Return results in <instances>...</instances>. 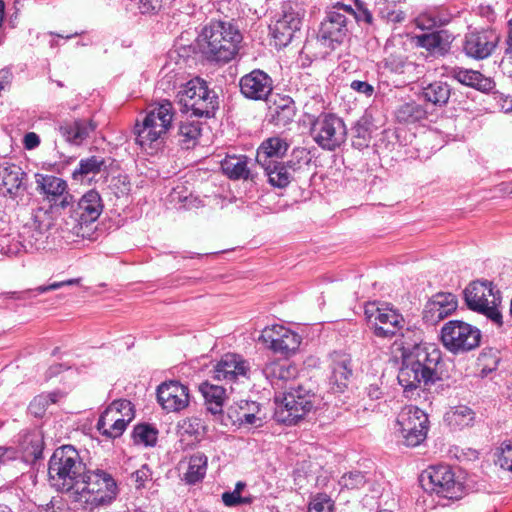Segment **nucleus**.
I'll list each match as a JSON object with an SVG mask.
<instances>
[{"instance_id": "1", "label": "nucleus", "mask_w": 512, "mask_h": 512, "mask_svg": "<svg viewBox=\"0 0 512 512\" xmlns=\"http://www.w3.org/2000/svg\"><path fill=\"white\" fill-rule=\"evenodd\" d=\"M412 342L404 341L402 366L398 372V382L408 395L423 385L434 383L438 379L437 366L441 360V351L433 344L422 343L420 330H409Z\"/></svg>"}, {"instance_id": "2", "label": "nucleus", "mask_w": 512, "mask_h": 512, "mask_svg": "<svg viewBox=\"0 0 512 512\" xmlns=\"http://www.w3.org/2000/svg\"><path fill=\"white\" fill-rule=\"evenodd\" d=\"M242 34L230 21H212L205 25L199 35L203 53L210 60L228 62L239 50Z\"/></svg>"}, {"instance_id": "3", "label": "nucleus", "mask_w": 512, "mask_h": 512, "mask_svg": "<svg viewBox=\"0 0 512 512\" xmlns=\"http://www.w3.org/2000/svg\"><path fill=\"white\" fill-rule=\"evenodd\" d=\"M85 473V465L77 450L71 445L57 448L48 463V476L51 485L72 499Z\"/></svg>"}, {"instance_id": "4", "label": "nucleus", "mask_w": 512, "mask_h": 512, "mask_svg": "<svg viewBox=\"0 0 512 512\" xmlns=\"http://www.w3.org/2000/svg\"><path fill=\"white\" fill-rule=\"evenodd\" d=\"M174 117L172 103L163 101L152 106L141 122L135 126L136 143L147 153L153 154L164 143Z\"/></svg>"}, {"instance_id": "5", "label": "nucleus", "mask_w": 512, "mask_h": 512, "mask_svg": "<svg viewBox=\"0 0 512 512\" xmlns=\"http://www.w3.org/2000/svg\"><path fill=\"white\" fill-rule=\"evenodd\" d=\"M118 493V485L113 476L97 469L84 473L72 500L96 507L107 506L116 499Z\"/></svg>"}, {"instance_id": "6", "label": "nucleus", "mask_w": 512, "mask_h": 512, "mask_svg": "<svg viewBox=\"0 0 512 512\" xmlns=\"http://www.w3.org/2000/svg\"><path fill=\"white\" fill-rule=\"evenodd\" d=\"M463 293L465 303L470 310L484 315L498 327L502 326L503 319L500 311L502 296L491 281H473Z\"/></svg>"}, {"instance_id": "7", "label": "nucleus", "mask_w": 512, "mask_h": 512, "mask_svg": "<svg viewBox=\"0 0 512 512\" xmlns=\"http://www.w3.org/2000/svg\"><path fill=\"white\" fill-rule=\"evenodd\" d=\"M177 99L184 111H191L192 115L197 117L210 118L214 116L218 108L216 93L208 88L203 79L198 77L180 87Z\"/></svg>"}, {"instance_id": "8", "label": "nucleus", "mask_w": 512, "mask_h": 512, "mask_svg": "<svg viewBox=\"0 0 512 512\" xmlns=\"http://www.w3.org/2000/svg\"><path fill=\"white\" fill-rule=\"evenodd\" d=\"M317 396L310 390L299 385L290 387L282 396H275V418L284 424H295L313 408Z\"/></svg>"}, {"instance_id": "9", "label": "nucleus", "mask_w": 512, "mask_h": 512, "mask_svg": "<svg viewBox=\"0 0 512 512\" xmlns=\"http://www.w3.org/2000/svg\"><path fill=\"white\" fill-rule=\"evenodd\" d=\"M440 340L449 352L465 353L480 345L481 331L467 322L450 320L441 328Z\"/></svg>"}, {"instance_id": "10", "label": "nucleus", "mask_w": 512, "mask_h": 512, "mask_svg": "<svg viewBox=\"0 0 512 512\" xmlns=\"http://www.w3.org/2000/svg\"><path fill=\"white\" fill-rule=\"evenodd\" d=\"M428 423V416L423 410L409 405L399 412L394 429L404 445L416 447L426 439Z\"/></svg>"}, {"instance_id": "11", "label": "nucleus", "mask_w": 512, "mask_h": 512, "mask_svg": "<svg viewBox=\"0 0 512 512\" xmlns=\"http://www.w3.org/2000/svg\"><path fill=\"white\" fill-rule=\"evenodd\" d=\"M426 490L447 499H459L463 494V484L448 465L428 467L421 475Z\"/></svg>"}, {"instance_id": "12", "label": "nucleus", "mask_w": 512, "mask_h": 512, "mask_svg": "<svg viewBox=\"0 0 512 512\" xmlns=\"http://www.w3.org/2000/svg\"><path fill=\"white\" fill-rule=\"evenodd\" d=\"M313 140L324 150L334 151L345 143L347 128L344 121L330 113L320 114L311 127Z\"/></svg>"}, {"instance_id": "13", "label": "nucleus", "mask_w": 512, "mask_h": 512, "mask_svg": "<svg viewBox=\"0 0 512 512\" xmlns=\"http://www.w3.org/2000/svg\"><path fill=\"white\" fill-rule=\"evenodd\" d=\"M370 328L377 337L391 338L402 330L405 324L403 316L392 307L370 303L365 308Z\"/></svg>"}, {"instance_id": "14", "label": "nucleus", "mask_w": 512, "mask_h": 512, "mask_svg": "<svg viewBox=\"0 0 512 512\" xmlns=\"http://www.w3.org/2000/svg\"><path fill=\"white\" fill-rule=\"evenodd\" d=\"M305 7V0H285L283 2L281 16L273 29V37L278 45H288L294 33L300 30L306 14Z\"/></svg>"}, {"instance_id": "15", "label": "nucleus", "mask_w": 512, "mask_h": 512, "mask_svg": "<svg viewBox=\"0 0 512 512\" xmlns=\"http://www.w3.org/2000/svg\"><path fill=\"white\" fill-rule=\"evenodd\" d=\"M354 14L351 6L337 3L327 12L326 17L321 22L319 29V38L331 42L341 43L348 33L347 15Z\"/></svg>"}, {"instance_id": "16", "label": "nucleus", "mask_w": 512, "mask_h": 512, "mask_svg": "<svg viewBox=\"0 0 512 512\" xmlns=\"http://www.w3.org/2000/svg\"><path fill=\"white\" fill-rule=\"evenodd\" d=\"M258 340L274 353L285 357L294 354L301 344L300 335L281 325L266 327Z\"/></svg>"}, {"instance_id": "17", "label": "nucleus", "mask_w": 512, "mask_h": 512, "mask_svg": "<svg viewBox=\"0 0 512 512\" xmlns=\"http://www.w3.org/2000/svg\"><path fill=\"white\" fill-rule=\"evenodd\" d=\"M157 400L166 412H180L190 403L189 389L176 380L164 382L157 388Z\"/></svg>"}, {"instance_id": "18", "label": "nucleus", "mask_w": 512, "mask_h": 512, "mask_svg": "<svg viewBox=\"0 0 512 512\" xmlns=\"http://www.w3.org/2000/svg\"><path fill=\"white\" fill-rule=\"evenodd\" d=\"M250 363L241 355L227 353L214 366V378L218 381L237 382L249 378Z\"/></svg>"}, {"instance_id": "19", "label": "nucleus", "mask_w": 512, "mask_h": 512, "mask_svg": "<svg viewBox=\"0 0 512 512\" xmlns=\"http://www.w3.org/2000/svg\"><path fill=\"white\" fill-rule=\"evenodd\" d=\"M457 298L449 292H440L433 295L425 304L422 318L429 325H435L456 311Z\"/></svg>"}, {"instance_id": "20", "label": "nucleus", "mask_w": 512, "mask_h": 512, "mask_svg": "<svg viewBox=\"0 0 512 512\" xmlns=\"http://www.w3.org/2000/svg\"><path fill=\"white\" fill-rule=\"evenodd\" d=\"M499 35L493 30L472 31L465 36L464 51L475 59L491 55L499 42Z\"/></svg>"}, {"instance_id": "21", "label": "nucleus", "mask_w": 512, "mask_h": 512, "mask_svg": "<svg viewBox=\"0 0 512 512\" xmlns=\"http://www.w3.org/2000/svg\"><path fill=\"white\" fill-rule=\"evenodd\" d=\"M26 173L15 165L0 164V193L12 199L24 194L26 190Z\"/></svg>"}, {"instance_id": "22", "label": "nucleus", "mask_w": 512, "mask_h": 512, "mask_svg": "<svg viewBox=\"0 0 512 512\" xmlns=\"http://www.w3.org/2000/svg\"><path fill=\"white\" fill-rule=\"evenodd\" d=\"M272 89V79L261 70H253L240 79L241 93L248 99L266 100Z\"/></svg>"}, {"instance_id": "23", "label": "nucleus", "mask_w": 512, "mask_h": 512, "mask_svg": "<svg viewBox=\"0 0 512 512\" xmlns=\"http://www.w3.org/2000/svg\"><path fill=\"white\" fill-rule=\"evenodd\" d=\"M52 225L51 212L38 208L31 212L30 217L23 224L21 236L27 239L31 245H36Z\"/></svg>"}, {"instance_id": "24", "label": "nucleus", "mask_w": 512, "mask_h": 512, "mask_svg": "<svg viewBox=\"0 0 512 512\" xmlns=\"http://www.w3.org/2000/svg\"><path fill=\"white\" fill-rule=\"evenodd\" d=\"M263 374L275 389L286 391L297 378L298 369L286 361H271L263 368Z\"/></svg>"}, {"instance_id": "25", "label": "nucleus", "mask_w": 512, "mask_h": 512, "mask_svg": "<svg viewBox=\"0 0 512 512\" xmlns=\"http://www.w3.org/2000/svg\"><path fill=\"white\" fill-rule=\"evenodd\" d=\"M103 205L100 194L95 190L85 193L73 210L72 217L80 226L96 221L102 213Z\"/></svg>"}, {"instance_id": "26", "label": "nucleus", "mask_w": 512, "mask_h": 512, "mask_svg": "<svg viewBox=\"0 0 512 512\" xmlns=\"http://www.w3.org/2000/svg\"><path fill=\"white\" fill-rule=\"evenodd\" d=\"M37 183L47 199L54 205L66 208L71 204L73 197L67 192V183L62 178L45 175L41 176Z\"/></svg>"}, {"instance_id": "27", "label": "nucleus", "mask_w": 512, "mask_h": 512, "mask_svg": "<svg viewBox=\"0 0 512 512\" xmlns=\"http://www.w3.org/2000/svg\"><path fill=\"white\" fill-rule=\"evenodd\" d=\"M97 128L93 119H74L59 126L60 135L70 144L81 145Z\"/></svg>"}, {"instance_id": "28", "label": "nucleus", "mask_w": 512, "mask_h": 512, "mask_svg": "<svg viewBox=\"0 0 512 512\" xmlns=\"http://www.w3.org/2000/svg\"><path fill=\"white\" fill-rule=\"evenodd\" d=\"M258 412V404L248 400H240L230 405L227 409L228 417L234 424L238 423L239 425H256L257 422L260 423L261 419L257 417Z\"/></svg>"}, {"instance_id": "29", "label": "nucleus", "mask_w": 512, "mask_h": 512, "mask_svg": "<svg viewBox=\"0 0 512 512\" xmlns=\"http://www.w3.org/2000/svg\"><path fill=\"white\" fill-rule=\"evenodd\" d=\"M289 148L288 142L279 137H270L257 149L256 161L262 166L275 162L273 158L283 157Z\"/></svg>"}, {"instance_id": "30", "label": "nucleus", "mask_w": 512, "mask_h": 512, "mask_svg": "<svg viewBox=\"0 0 512 512\" xmlns=\"http://www.w3.org/2000/svg\"><path fill=\"white\" fill-rule=\"evenodd\" d=\"M331 369L330 383L337 392H342L352 374L350 357L346 354L334 353Z\"/></svg>"}, {"instance_id": "31", "label": "nucleus", "mask_w": 512, "mask_h": 512, "mask_svg": "<svg viewBox=\"0 0 512 512\" xmlns=\"http://www.w3.org/2000/svg\"><path fill=\"white\" fill-rule=\"evenodd\" d=\"M107 163L104 157L92 155L82 158L77 168L72 172V179L77 182L91 181L95 175L105 171Z\"/></svg>"}, {"instance_id": "32", "label": "nucleus", "mask_w": 512, "mask_h": 512, "mask_svg": "<svg viewBox=\"0 0 512 512\" xmlns=\"http://www.w3.org/2000/svg\"><path fill=\"white\" fill-rule=\"evenodd\" d=\"M452 77L459 83L482 92H489L495 87L492 79L475 70L457 68L452 71Z\"/></svg>"}, {"instance_id": "33", "label": "nucleus", "mask_w": 512, "mask_h": 512, "mask_svg": "<svg viewBox=\"0 0 512 512\" xmlns=\"http://www.w3.org/2000/svg\"><path fill=\"white\" fill-rule=\"evenodd\" d=\"M199 390L205 399L207 410L213 415L221 414L226 399V391L222 386L204 382Z\"/></svg>"}, {"instance_id": "34", "label": "nucleus", "mask_w": 512, "mask_h": 512, "mask_svg": "<svg viewBox=\"0 0 512 512\" xmlns=\"http://www.w3.org/2000/svg\"><path fill=\"white\" fill-rule=\"evenodd\" d=\"M221 169L223 173L232 180H247L250 178L247 158L243 155L226 156L221 161Z\"/></svg>"}, {"instance_id": "35", "label": "nucleus", "mask_w": 512, "mask_h": 512, "mask_svg": "<svg viewBox=\"0 0 512 512\" xmlns=\"http://www.w3.org/2000/svg\"><path fill=\"white\" fill-rule=\"evenodd\" d=\"M112 419L116 422H120L121 425L127 426L135 417V411L133 404L126 399H120L113 401L101 414Z\"/></svg>"}, {"instance_id": "36", "label": "nucleus", "mask_w": 512, "mask_h": 512, "mask_svg": "<svg viewBox=\"0 0 512 512\" xmlns=\"http://www.w3.org/2000/svg\"><path fill=\"white\" fill-rule=\"evenodd\" d=\"M268 177V182L277 188L287 187L292 180H295L289 173L287 166L284 162H273L267 165H262Z\"/></svg>"}, {"instance_id": "37", "label": "nucleus", "mask_w": 512, "mask_h": 512, "mask_svg": "<svg viewBox=\"0 0 512 512\" xmlns=\"http://www.w3.org/2000/svg\"><path fill=\"white\" fill-rule=\"evenodd\" d=\"M64 397L65 394L59 390L39 394L30 402L28 410L33 416L42 417L51 404L60 402Z\"/></svg>"}, {"instance_id": "38", "label": "nucleus", "mask_w": 512, "mask_h": 512, "mask_svg": "<svg viewBox=\"0 0 512 512\" xmlns=\"http://www.w3.org/2000/svg\"><path fill=\"white\" fill-rule=\"evenodd\" d=\"M451 94L450 86L442 81H435L423 87L424 99L434 105L443 106L447 104Z\"/></svg>"}, {"instance_id": "39", "label": "nucleus", "mask_w": 512, "mask_h": 512, "mask_svg": "<svg viewBox=\"0 0 512 512\" xmlns=\"http://www.w3.org/2000/svg\"><path fill=\"white\" fill-rule=\"evenodd\" d=\"M310 163L311 157L309 152L305 148H295L291 153L290 159L284 164L287 166L289 173L296 179L308 171Z\"/></svg>"}, {"instance_id": "40", "label": "nucleus", "mask_w": 512, "mask_h": 512, "mask_svg": "<svg viewBox=\"0 0 512 512\" xmlns=\"http://www.w3.org/2000/svg\"><path fill=\"white\" fill-rule=\"evenodd\" d=\"M207 457L197 452L189 458L188 467L184 473V480L189 484H195L202 480L207 470Z\"/></svg>"}, {"instance_id": "41", "label": "nucleus", "mask_w": 512, "mask_h": 512, "mask_svg": "<svg viewBox=\"0 0 512 512\" xmlns=\"http://www.w3.org/2000/svg\"><path fill=\"white\" fill-rule=\"evenodd\" d=\"M395 117L400 123H415L427 117L426 109L414 101L400 105L395 111Z\"/></svg>"}, {"instance_id": "42", "label": "nucleus", "mask_w": 512, "mask_h": 512, "mask_svg": "<svg viewBox=\"0 0 512 512\" xmlns=\"http://www.w3.org/2000/svg\"><path fill=\"white\" fill-rule=\"evenodd\" d=\"M178 433L181 436H189L195 440H200L207 431L205 422L197 416L187 417L178 423Z\"/></svg>"}, {"instance_id": "43", "label": "nucleus", "mask_w": 512, "mask_h": 512, "mask_svg": "<svg viewBox=\"0 0 512 512\" xmlns=\"http://www.w3.org/2000/svg\"><path fill=\"white\" fill-rule=\"evenodd\" d=\"M445 417L450 426L454 428H464L473 424L475 412L471 408L461 405L452 408L446 413Z\"/></svg>"}, {"instance_id": "44", "label": "nucleus", "mask_w": 512, "mask_h": 512, "mask_svg": "<svg viewBox=\"0 0 512 512\" xmlns=\"http://www.w3.org/2000/svg\"><path fill=\"white\" fill-rule=\"evenodd\" d=\"M200 135L201 126L199 122L186 120L180 123L178 136L179 142L184 148L189 149L193 147Z\"/></svg>"}, {"instance_id": "45", "label": "nucleus", "mask_w": 512, "mask_h": 512, "mask_svg": "<svg viewBox=\"0 0 512 512\" xmlns=\"http://www.w3.org/2000/svg\"><path fill=\"white\" fill-rule=\"evenodd\" d=\"M418 46L431 52H443L446 50L447 41L443 31L423 33L415 37Z\"/></svg>"}, {"instance_id": "46", "label": "nucleus", "mask_w": 512, "mask_h": 512, "mask_svg": "<svg viewBox=\"0 0 512 512\" xmlns=\"http://www.w3.org/2000/svg\"><path fill=\"white\" fill-rule=\"evenodd\" d=\"M132 438L135 444L154 446L157 442L158 430L150 424H138L133 429Z\"/></svg>"}, {"instance_id": "47", "label": "nucleus", "mask_w": 512, "mask_h": 512, "mask_svg": "<svg viewBox=\"0 0 512 512\" xmlns=\"http://www.w3.org/2000/svg\"><path fill=\"white\" fill-rule=\"evenodd\" d=\"M110 417H112V415ZM96 427L103 436L117 438L123 434L127 426L121 425L120 422L118 423L112 418L101 415Z\"/></svg>"}, {"instance_id": "48", "label": "nucleus", "mask_w": 512, "mask_h": 512, "mask_svg": "<svg viewBox=\"0 0 512 512\" xmlns=\"http://www.w3.org/2000/svg\"><path fill=\"white\" fill-rule=\"evenodd\" d=\"M377 7L380 17L388 23L397 24L405 20V13L400 9H396L395 5H377Z\"/></svg>"}, {"instance_id": "49", "label": "nucleus", "mask_w": 512, "mask_h": 512, "mask_svg": "<svg viewBox=\"0 0 512 512\" xmlns=\"http://www.w3.org/2000/svg\"><path fill=\"white\" fill-rule=\"evenodd\" d=\"M308 512H333V501L326 494H319L310 502Z\"/></svg>"}, {"instance_id": "50", "label": "nucleus", "mask_w": 512, "mask_h": 512, "mask_svg": "<svg viewBox=\"0 0 512 512\" xmlns=\"http://www.w3.org/2000/svg\"><path fill=\"white\" fill-rule=\"evenodd\" d=\"M282 105H277L274 108V115L284 123L290 121L294 116V105L290 98L282 99Z\"/></svg>"}, {"instance_id": "51", "label": "nucleus", "mask_w": 512, "mask_h": 512, "mask_svg": "<svg viewBox=\"0 0 512 512\" xmlns=\"http://www.w3.org/2000/svg\"><path fill=\"white\" fill-rule=\"evenodd\" d=\"M365 483V477L361 472L355 471L344 474L340 479V484L347 489L359 488Z\"/></svg>"}, {"instance_id": "52", "label": "nucleus", "mask_w": 512, "mask_h": 512, "mask_svg": "<svg viewBox=\"0 0 512 512\" xmlns=\"http://www.w3.org/2000/svg\"><path fill=\"white\" fill-rule=\"evenodd\" d=\"M222 501L226 506L232 507L249 502V499L241 497L239 490L233 492H225L222 494Z\"/></svg>"}, {"instance_id": "53", "label": "nucleus", "mask_w": 512, "mask_h": 512, "mask_svg": "<svg viewBox=\"0 0 512 512\" xmlns=\"http://www.w3.org/2000/svg\"><path fill=\"white\" fill-rule=\"evenodd\" d=\"M350 87L352 90L360 94H363L367 97H371L374 93V87L366 81H352Z\"/></svg>"}, {"instance_id": "54", "label": "nucleus", "mask_w": 512, "mask_h": 512, "mask_svg": "<svg viewBox=\"0 0 512 512\" xmlns=\"http://www.w3.org/2000/svg\"><path fill=\"white\" fill-rule=\"evenodd\" d=\"M500 466L506 470L512 471V447L510 444L502 448V454L499 458Z\"/></svg>"}, {"instance_id": "55", "label": "nucleus", "mask_w": 512, "mask_h": 512, "mask_svg": "<svg viewBox=\"0 0 512 512\" xmlns=\"http://www.w3.org/2000/svg\"><path fill=\"white\" fill-rule=\"evenodd\" d=\"M17 458V451L11 447H0V467Z\"/></svg>"}, {"instance_id": "56", "label": "nucleus", "mask_w": 512, "mask_h": 512, "mask_svg": "<svg viewBox=\"0 0 512 512\" xmlns=\"http://www.w3.org/2000/svg\"><path fill=\"white\" fill-rule=\"evenodd\" d=\"M158 7V0H139L138 8L142 14L155 12Z\"/></svg>"}, {"instance_id": "57", "label": "nucleus", "mask_w": 512, "mask_h": 512, "mask_svg": "<svg viewBox=\"0 0 512 512\" xmlns=\"http://www.w3.org/2000/svg\"><path fill=\"white\" fill-rule=\"evenodd\" d=\"M23 143L26 149L32 150L39 146L40 138L36 133L29 132L24 136Z\"/></svg>"}, {"instance_id": "58", "label": "nucleus", "mask_w": 512, "mask_h": 512, "mask_svg": "<svg viewBox=\"0 0 512 512\" xmlns=\"http://www.w3.org/2000/svg\"><path fill=\"white\" fill-rule=\"evenodd\" d=\"M353 15L355 16V18L358 21H364L368 24H371L373 21L372 13L366 7H363L362 5L358 6V12L357 13L354 12Z\"/></svg>"}, {"instance_id": "59", "label": "nucleus", "mask_w": 512, "mask_h": 512, "mask_svg": "<svg viewBox=\"0 0 512 512\" xmlns=\"http://www.w3.org/2000/svg\"><path fill=\"white\" fill-rule=\"evenodd\" d=\"M133 476L135 477L136 482H139L140 485H142L143 482L149 478L150 474L148 468L143 466L141 469L137 470Z\"/></svg>"}, {"instance_id": "60", "label": "nucleus", "mask_w": 512, "mask_h": 512, "mask_svg": "<svg viewBox=\"0 0 512 512\" xmlns=\"http://www.w3.org/2000/svg\"><path fill=\"white\" fill-rule=\"evenodd\" d=\"M367 394L371 399L377 400L381 397L382 391L377 384H371L367 387Z\"/></svg>"}, {"instance_id": "61", "label": "nucleus", "mask_w": 512, "mask_h": 512, "mask_svg": "<svg viewBox=\"0 0 512 512\" xmlns=\"http://www.w3.org/2000/svg\"><path fill=\"white\" fill-rule=\"evenodd\" d=\"M505 60L512 64V29L509 31L507 38V48L505 51Z\"/></svg>"}, {"instance_id": "62", "label": "nucleus", "mask_w": 512, "mask_h": 512, "mask_svg": "<svg viewBox=\"0 0 512 512\" xmlns=\"http://www.w3.org/2000/svg\"><path fill=\"white\" fill-rule=\"evenodd\" d=\"M409 330H412V329L411 328L404 329V327H403L402 330L398 332V334L401 336L400 345H401L402 351H403L404 341L412 342V340L414 339V336L412 334H410V335L407 334V331H409Z\"/></svg>"}, {"instance_id": "63", "label": "nucleus", "mask_w": 512, "mask_h": 512, "mask_svg": "<svg viewBox=\"0 0 512 512\" xmlns=\"http://www.w3.org/2000/svg\"><path fill=\"white\" fill-rule=\"evenodd\" d=\"M9 82V72L5 70L0 71V91L4 88L5 84Z\"/></svg>"}, {"instance_id": "64", "label": "nucleus", "mask_w": 512, "mask_h": 512, "mask_svg": "<svg viewBox=\"0 0 512 512\" xmlns=\"http://www.w3.org/2000/svg\"><path fill=\"white\" fill-rule=\"evenodd\" d=\"M385 61H386V65L391 66L393 69H397L399 67H402V65H403L402 59H399L396 61L391 58H386Z\"/></svg>"}]
</instances>
